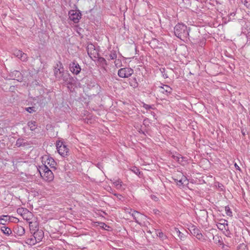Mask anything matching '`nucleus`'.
<instances>
[{"label": "nucleus", "instance_id": "1", "mask_svg": "<svg viewBox=\"0 0 250 250\" xmlns=\"http://www.w3.org/2000/svg\"><path fill=\"white\" fill-rule=\"evenodd\" d=\"M54 75L58 80H62L64 83H68L71 79L69 74L65 72L62 64L59 62L57 64L54 70Z\"/></svg>", "mask_w": 250, "mask_h": 250}, {"label": "nucleus", "instance_id": "2", "mask_svg": "<svg viewBox=\"0 0 250 250\" xmlns=\"http://www.w3.org/2000/svg\"><path fill=\"white\" fill-rule=\"evenodd\" d=\"M39 171L42 177L46 181L49 182L54 179V176L52 171L46 165L40 166Z\"/></svg>", "mask_w": 250, "mask_h": 250}, {"label": "nucleus", "instance_id": "3", "mask_svg": "<svg viewBox=\"0 0 250 250\" xmlns=\"http://www.w3.org/2000/svg\"><path fill=\"white\" fill-rule=\"evenodd\" d=\"M174 34L181 40L186 38L188 35L187 26L182 23L176 24L174 27Z\"/></svg>", "mask_w": 250, "mask_h": 250}, {"label": "nucleus", "instance_id": "4", "mask_svg": "<svg viewBox=\"0 0 250 250\" xmlns=\"http://www.w3.org/2000/svg\"><path fill=\"white\" fill-rule=\"evenodd\" d=\"M58 153L62 156L65 157L68 155L69 149L63 142L59 141L56 145Z\"/></svg>", "mask_w": 250, "mask_h": 250}, {"label": "nucleus", "instance_id": "5", "mask_svg": "<svg viewBox=\"0 0 250 250\" xmlns=\"http://www.w3.org/2000/svg\"><path fill=\"white\" fill-rule=\"evenodd\" d=\"M133 72V70L131 68H122L118 70V75L121 78H128L132 75Z\"/></svg>", "mask_w": 250, "mask_h": 250}, {"label": "nucleus", "instance_id": "6", "mask_svg": "<svg viewBox=\"0 0 250 250\" xmlns=\"http://www.w3.org/2000/svg\"><path fill=\"white\" fill-rule=\"evenodd\" d=\"M81 13L80 11L72 10L69 12V19L74 23H78L81 18Z\"/></svg>", "mask_w": 250, "mask_h": 250}, {"label": "nucleus", "instance_id": "7", "mask_svg": "<svg viewBox=\"0 0 250 250\" xmlns=\"http://www.w3.org/2000/svg\"><path fill=\"white\" fill-rule=\"evenodd\" d=\"M87 51L88 55L92 59L98 58L99 53L98 50L95 48V46L92 44L88 45L87 47Z\"/></svg>", "mask_w": 250, "mask_h": 250}, {"label": "nucleus", "instance_id": "8", "mask_svg": "<svg viewBox=\"0 0 250 250\" xmlns=\"http://www.w3.org/2000/svg\"><path fill=\"white\" fill-rule=\"evenodd\" d=\"M70 71L75 75H78L81 71V68L76 62H71L69 65Z\"/></svg>", "mask_w": 250, "mask_h": 250}, {"label": "nucleus", "instance_id": "9", "mask_svg": "<svg viewBox=\"0 0 250 250\" xmlns=\"http://www.w3.org/2000/svg\"><path fill=\"white\" fill-rule=\"evenodd\" d=\"M131 216L133 217V219L135 220V222L138 224H140V221H142L143 220L145 216L139 212L137 211L134 210L133 211V212L131 213Z\"/></svg>", "mask_w": 250, "mask_h": 250}, {"label": "nucleus", "instance_id": "10", "mask_svg": "<svg viewBox=\"0 0 250 250\" xmlns=\"http://www.w3.org/2000/svg\"><path fill=\"white\" fill-rule=\"evenodd\" d=\"M13 54L18 57L22 61H26L27 60V56L25 53H23L21 50L15 49L14 50Z\"/></svg>", "mask_w": 250, "mask_h": 250}, {"label": "nucleus", "instance_id": "11", "mask_svg": "<svg viewBox=\"0 0 250 250\" xmlns=\"http://www.w3.org/2000/svg\"><path fill=\"white\" fill-rule=\"evenodd\" d=\"M13 232L15 236H21L24 234L25 229L21 226H17L14 228Z\"/></svg>", "mask_w": 250, "mask_h": 250}, {"label": "nucleus", "instance_id": "12", "mask_svg": "<svg viewBox=\"0 0 250 250\" xmlns=\"http://www.w3.org/2000/svg\"><path fill=\"white\" fill-rule=\"evenodd\" d=\"M14 218L9 215H1L0 216V224L5 226L7 223L12 222V219Z\"/></svg>", "mask_w": 250, "mask_h": 250}, {"label": "nucleus", "instance_id": "13", "mask_svg": "<svg viewBox=\"0 0 250 250\" xmlns=\"http://www.w3.org/2000/svg\"><path fill=\"white\" fill-rule=\"evenodd\" d=\"M35 238L37 240V241L39 243L41 242L43 236H44V232L42 230L38 229L36 232L34 233L33 235Z\"/></svg>", "mask_w": 250, "mask_h": 250}, {"label": "nucleus", "instance_id": "14", "mask_svg": "<svg viewBox=\"0 0 250 250\" xmlns=\"http://www.w3.org/2000/svg\"><path fill=\"white\" fill-rule=\"evenodd\" d=\"M43 165H46L47 166L48 165L51 168L55 169L56 163L52 158L48 157Z\"/></svg>", "mask_w": 250, "mask_h": 250}, {"label": "nucleus", "instance_id": "15", "mask_svg": "<svg viewBox=\"0 0 250 250\" xmlns=\"http://www.w3.org/2000/svg\"><path fill=\"white\" fill-rule=\"evenodd\" d=\"M162 93L167 95L170 94L172 92V88L167 85H163L160 87Z\"/></svg>", "mask_w": 250, "mask_h": 250}, {"label": "nucleus", "instance_id": "16", "mask_svg": "<svg viewBox=\"0 0 250 250\" xmlns=\"http://www.w3.org/2000/svg\"><path fill=\"white\" fill-rule=\"evenodd\" d=\"M25 243L28 245L33 246L39 242L33 235H31L30 238H28L26 239Z\"/></svg>", "mask_w": 250, "mask_h": 250}, {"label": "nucleus", "instance_id": "17", "mask_svg": "<svg viewBox=\"0 0 250 250\" xmlns=\"http://www.w3.org/2000/svg\"><path fill=\"white\" fill-rule=\"evenodd\" d=\"M174 180L176 182L177 185H178L179 187L182 186L184 184H188V180L185 177H183L180 180L174 179Z\"/></svg>", "mask_w": 250, "mask_h": 250}, {"label": "nucleus", "instance_id": "18", "mask_svg": "<svg viewBox=\"0 0 250 250\" xmlns=\"http://www.w3.org/2000/svg\"><path fill=\"white\" fill-rule=\"evenodd\" d=\"M192 233L198 239L201 240L203 238V235L201 233L200 231L198 229H193Z\"/></svg>", "mask_w": 250, "mask_h": 250}, {"label": "nucleus", "instance_id": "19", "mask_svg": "<svg viewBox=\"0 0 250 250\" xmlns=\"http://www.w3.org/2000/svg\"><path fill=\"white\" fill-rule=\"evenodd\" d=\"M0 230L5 235L7 236H9L11 234H12V232L11 229L5 226H2L0 228Z\"/></svg>", "mask_w": 250, "mask_h": 250}, {"label": "nucleus", "instance_id": "20", "mask_svg": "<svg viewBox=\"0 0 250 250\" xmlns=\"http://www.w3.org/2000/svg\"><path fill=\"white\" fill-rule=\"evenodd\" d=\"M28 126L30 128V130L32 131L35 130L37 128V124L35 121H30L28 123Z\"/></svg>", "mask_w": 250, "mask_h": 250}, {"label": "nucleus", "instance_id": "21", "mask_svg": "<svg viewBox=\"0 0 250 250\" xmlns=\"http://www.w3.org/2000/svg\"><path fill=\"white\" fill-rule=\"evenodd\" d=\"M12 76L14 75L15 76V77L13 78L14 80H17L18 81L19 80V79L21 77V73L19 71H14L12 73Z\"/></svg>", "mask_w": 250, "mask_h": 250}, {"label": "nucleus", "instance_id": "22", "mask_svg": "<svg viewBox=\"0 0 250 250\" xmlns=\"http://www.w3.org/2000/svg\"><path fill=\"white\" fill-rule=\"evenodd\" d=\"M121 183H122V181H121V180H115L113 182L114 185L115 186V187L117 189H121V187H122Z\"/></svg>", "mask_w": 250, "mask_h": 250}, {"label": "nucleus", "instance_id": "23", "mask_svg": "<svg viewBox=\"0 0 250 250\" xmlns=\"http://www.w3.org/2000/svg\"><path fill=\"white\" fill-rule=\"evenodd\" d=\"M109 58L111 60L116 59L117 58V54L115 51H112L110 52V54L109 55Z\"/></svg>", "mask_w": 250, "mask_h": 250}, {"label": "nucleus", "instance_id": "24", "mask_svg": "<svg viewBox=\"0 0 250 250\" xmlns=\"http://www.w3.org/2000/svg\"><path fill=\"white\" fill-rule=\"evenodd\" d=\"M175 231L181 240H183L185 238V235L181 232L178 229H175Z\"/></svg>", "mask_w": 250, "mask_h": 250}, {"label": "nucleus", "instance_id": "25", "mask_svg": "<svg viewBox=\"0 0 250 250\" xmlns=\"http://www.w3.org/2000/svg\"><path fill=\"white\" fill-rule=\"evenodd\" d=\"M225 211L227 215L229 216H231L232 215V212L230 210V209L229 207L226 206L225 207Z\"/></svg>", "mask_w": 250, "mask_h": 250}, {"label": "nucleus", "instance_id": "26", "mask_svg": "<svg viewBox=\"0 0 250 250\" xmlns=\"http://www.w3.org/2000/svg\"><path fill=\"white\" fill-rule=\"evenodd\" d=\"M242 3H243L247 8H250V0H242Z\"/></svg>", "mask_w": 250, "mask_h": 250}, {"label": "nucleus", "instance_id": "27", "mask_svg": "<svg viewBox=\"0 0 250 250\" xmlns=\"http://www.w3.org/2000/svg\"><path fill=\"white\" fill-rule=\"evenodd\" d=\"M131 170L134 173H135L136 175L139 176L141 173V172L139 170V169L137 168L136 167H134L132 168V169H131Z\"/></svg>", "mask_w": 250, "mask_h": 250}, {"label": "nucleus", "instance_id": "28", "mask_svg": "<svg viewBox=\"0 0 250 250\" xmlns=\"http://www.w3.org/2000/svg\"><path fill=\"white\" fill-rule=\"evenodd\" d=\"M23 144V140L19 139L17 141L16 146L18 147H20Z\"/></svg>", "mask_w": 250, "mask_h": 250}, {"label": "nucleus", "instance_id": "29", "mask_svg": "<svg viewBox=\"0 0 250 250\" xmlns=\"http://www.w3.org/2000/svg\"><path fill=\"white\" fill-rule=\"evenodd\" d=\"M25 110L27 112L32 113L35 112V107H29L25 108Z\"/></svg>", "mask_w": 250, "mask_h": 250}, {"label": "nucleus", "instance_id": "30", "mask_svg": "<svg viewBox=\"0 0 250 250\" xmlns=\"http://www.w3.org/2000/svg\"><path fill=\"white\" fill-rule=\"evenodd\" d=\"M157 235L162 239H164L166 237V236L164 234V233L159 230H158L157 232Z\"/></svg>", "mask_w": 250, "mask_h": 250}, {"label": "nucleus", "instance_id": "31", "mask_svg": "<svg viewBox=\"0 0 250 250\" xmlns=\"http://www.w3.org/2000/svg\"><path fill=\"white\" fill-rule=\"evenodd\" d=\"M130 85L133 86V87H136L138 86V83L136 82V79L134 80V82L131 83L129 82Z\"/></svg>", "mask_w": 250, "mask_h": 250}, {"label": "nucleus", "instance_id": "32", "mask_svg": "<svg viewBox=\"0 0 250 250\" xmlns=\"http://www.w3.org/2000/svg\"><path fill=\"white\" fill-rule=\"evenodd\" d=\"M99 61L102 63V64H105V65H107L106 61L105 60L104 58L103 57L99 58Z\"/></svg>", "mask_w": 250, "mask_h": 250}, {"label": "nucleus", "instance_id": "33", "mask_svg": "<svg viewBox=\"0 0 250 250\" xmlns=\"http://www.w3.org/2000/svg\"><path fill=\"white\" fill-rule=\"evenodd\" d=\"M125 213H128L130 215H131V213H132L133 211L132 209L128 208H125Z\"/></svg>", "mask_w": 250, "mask_h": 250}, {"label": "nucleus", "instance_id": "34", "mask_svg": "<svg viewBox=\"0 0 250 250\" xmlns=\"http://www.w3.org/2000/svg\"><path fill=\"white\" fill-rule=\"evenodd\" d=\"M180 156H181V155H179V156H174V159L175 160L177 161L178 162H181V161H180V159H181H181L182 158V157H180Z\"/></svg>", "mask_w": 250, "mask_h": 250}, {"label": "nucleus", "instance_id": "35", "mask_svg": "<svg viewBox=\"0 0 250 250\" xmlns=\"http://www.w3.org/2000/svg\"><path fill=\"white\" fill-rule=\"evenodd\" d=\"M234 166H235V168H236V169H238L239 170H241L240 167L237 165L236 163H235L234 164Z\"/></svg>", "mask_w": 250, "mask_h": 250}, {"label": "nucleus", "instance_id": "36", "mask_svg": "<svg viewBox=\"0 0 250 250\" xmlns=\"http://www.w3.org/2000/svg\"><path fill=\"white\" fill-rule=\"evenodd\" d=\"M247 38L248 40L250 41V31L247 34Z\"/></svg>", "mask_w": 250, "mask_h": 250}, {"label": "nucleus", "instance_id": "37", "mask_svg": "<svg viewBox=\"0 0 250 250\" xmlns=\"http://www.w3.org/2000/svg\"><path fill=\"white\" fill-rule=\"evenodd\" d=\"M218 187L221 189L222 190H223L222 187H223V186L222 184H218Z\"/></svg>", "mask_w": 250, "mask_h": 250}, {"label": "nucleus", "instance_id": "38", "mask_svg": "<svg viewBox=\"0 0 250 250\" xmlns=\"http://www.w3.org/2000/svg\"><path fill=\"white\" fill-rule=\"evenodd\" d=\"M223 225H224V227H225V225H227L228 226V223H227V221L225 220L224 221V223L223 224ZM222 225V224H221L220 226Z\"/></svg>", "mask_w": 250, "mask_h": 250}, {"label": "nucleus", "instance_id": "39", "mask_svg": "<svg viewBox=\"0 0 250 250\" xmlns=\"http://www.w3.org/2000/svg\"><path fill=\"white\" fill-rule=\"evenodd\" d=\"M242 133L243 135V136H245L246 134V131H244V129L242 130Z\"/></svg>", "mask_w": 250, "mask_h": 250}, {"label": "nucleus", "instance_id": "40", "mask_svg": "<svg viewBox=\"0 0 250 250\" xmlns=\"http://www.w3.org/2000/svg\"><path fill=\"white\" fill-rule=\"evenodd\" d=\"M3 131V129L0 127V134H2V132Z\"/></svg>", "mask_w": 250, "mask_h": 250}, {"label": "nucleus", "instance_id": "41", "mask_svg": "<svg viewBox=\"0 0 250 250\" xmlns=\"http://www.w3.org/2000/svg\"><path fill=\"white\" fill-rule=\"evenodd\" d=\"M150 107V106L148 105H146V108H149Z\"/></svg>", "mask_w": 250, "mask_h": 250}]
</instances>
